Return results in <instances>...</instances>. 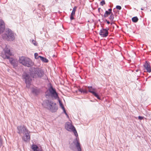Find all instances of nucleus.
I'll list each match as a JSON object with an SVG mask.
<instances>
[{
    "label": "nucleus",
    "mask_w": 151,
    "mask_h": 151,
    "mask_svg": "<svg viewBox=\"0 0 151 151\" xmlns=\"http://www.w3.org/2000/svg\"><path fill=\"white\" fill-rule=\"evenodd\" d=\"M42 105L44 107L47 109L52 113L56 112L58 109V106L56 104L50 100H45Z\"/></svg>",
    "instance_id": "nucleus-1"
},
{
    "label": "nucleus",
    "mask_w": 151,
    "mask_h": 151,
    "mask_svg": "<svg viewBox=\"0 0 151 151\" xmlns=\"http://www.w3.org/2000/svg\"><path fill=\"white\" fill-rule=\"evenodd\" d=\"M16 34L10 29H6L4 33L1 36L2 38L7 41H14L15 39Z\"/></svg>",
    "instance_id": "nucleus-2"
},
{
    "label": "nucleus",
    "mask_w": 151,
    "mask_h": 151,
    "mask_svg": "<svg viewBox=\"0 0 151 151\" xmlns=\"http://www.w3.org/2000/svg\"><path fill=\"white\" fill-rule=\"evenodd\" d=\"M88 90L84 88H78L76 85V88H77L79 92L83 94H87L88 92L91 93L94 96L99 100H101V96L96 91V89L93 88L92 86H88Z\"/></svg>",
    "instance_id": "nucleus-3"
},
{
    "label": "nucleus",
    "mask_w": 151,
    "mask_h": 151,
    "mask_svg": "<svg viewBox=\"0 0 151 151\" xmlns=\"http://www.w3.org/2000/svg\"><path fill=\"white\" fill-rule=\"evenodd\" d=\"M29 71L30 74L32 76L33 78L36 76L42 78L44 75V71L39 68H29Z\"/></svg>",
    "instance_id": "nucleus-4"
},
{
    "label": "nucleus",
    "mask_w": 151,
    "mask_h": 151,
    "mask_svg": "<svg viewBox=\"0 0 151 151\" xmlns=\"http://www.w3.org/2000/svg\"><path fill=\"white\" fill-rule=\"evenodd\" d=\"M45 96L47 98L51 96L52 98H54V99H56L58 98V96L55 88H54L51 85L49 87L45 93Z\"/></svg>",
    "instance_id": "nucleus-5"
},
{
    "label": "nucleus",
    "mask_w": 151,
    "mask_h": 151,
    "mask_svg": "<svg viewBox=\"0 0 151 151\" xmlns=\"http://www.w3.org/2000/svg\"><path fill=\"white\" fill-rule=\"evenodd\" d=\"M32 76L30 74V72H24L22 75V79L24 80L26 87L29 88L31 85Z\"/></svg>",
    "instance_id": "nucleus-6"
},
{
    "label": "nucleus",
    "mask_w": 151,
    "mask_h": 151,
    "mask_svg": "<svg viewBox=\"0 0 151 151\" xmlns=\"http://www.w3.org/2000/svg\"><path fill=\"white\" fill-rule=\"evenodd\" d=\"M19 62L23 65L28 67H31L34 65V63L29 58H26L23 57L19 58Z\"/></svg>",
    "instance_id": "nucleus-7"
},
{
    "label": "nucleus",
    "mask_w": 151,
    "mask_h": 151,
    "mask_svg": "<svg viewBox=\"0 0 151 151\" xmlns=\"http://www.w3.org/2000/svg\"><path fill=\"white\" fill-rule=\"evenodd\" d=\"M65 128L69 131L73 132L74 135L76 136V128L71 123L67 122L65 124Z\"/></svg>",
    "instance_id": "nucleus-8"
},
{
    "label": "nucleus",
    "mask_w": 151,
    "mask_h": 151,
    "mask_svg": "<svg viewBox=\"0 0 151 151\" xmlns=\"http://www.w3.org/2000/svg\"><path fill=\"white\" fill-rule=\"evenodd\" d=\"M109 30V29L108 27L106 28H103L100 30L99 34L101 37H106L108 35Z\"/></svg>",
    "instance_id": "nucleus-9"
},
{
    "label": "nucleus",
    "mask_w": 151,
    "mask_h": 151,
    "mask_svg": "<svg viewBox=\"0 0 151 151\" xmlns=\"http://www.w3.org/2000/svg\"><path fill=\"white\" fill-rule=\"evenodd\" d=\"M17 129L18 130L17 133L20 134L24 133L28 130L26 127L24 125L18 126L17 127Z\"/></svg>",
    "instance_id": "nucleus-10"
},
{
    "label": "nucleus",
    "mask_w": 151,
    "mask_h": 151,
    "mask_svg": "<svg viewBox=\"0 0 151 151\" xmlns=\"http://www.w3.org/2000/svg\"><path fill=\"white\" fill-rule=\"evenodd\" d=\"M29 131L27 130L24 134V137H22V139L25 142H27L30 140V136L29 134Z\"/></svg>",
    "instance_id": "nucleus-11"
},
{
    "label": "nucleus",
    "mask_w": 151,
    "mask_h": 151,
    "mask_svg": "<svg viewBox=\"0 0 151 151\" xmlns=\"http://www.w3.org/2000/svg\"><path fill=\"white\" fill-rule=\"evenodd\" d=\"M78 136V134L76 131V149L78 151H82L81 145Z\"/></svg>",
    "instance_id": "nucleus-12"
},
{
    "label": "nucleus",
    "mask_w": 151,
    "mask_h": 151,
    "mask_svg": "<svg viewBox=\"0 0 151 151\" xmlns=\"http://www.w3.org/2000/svg\"><path fill=\"white\" fill-rule=\"evenodd\" d=\"M9 62L11 65L13 66L14 68H15L18 66V61L13 58H11L10 60H9Z\"/></svg>",
    "instance_id": "nucleus-13"
},
{
    "label": "nucleus",
    "mask_w": 151,
    "mask_h": 151,
    "mask_svg": "<svg viewBox=\"0 0 151 151\" xmlns=\"http://www.w3.org/2000/svg\"><path fill=\"white\" fill-rule=\"evenodd\" d=\"M144 67L146 70L149 73L151 72V68L150 63L147 61H146L144 65Z\"/></svg>",
    "instance_id": "nucleus-14"
},
{
    "label": "nucleus",
    "mask_w": 151,
    "mask_h": 151,
    "mask_svg": "<svg viewBox=\"0 0 151 151\" xmlns=\"http://www.w3.org/2000/svg\"><path fill=\"white\" fill-rule=\"evenodd\" d=\"M5 29V24L4 21L0 19V34L4 32Z\"/></svg>",
    "instance_id": "nucleus-15"
},
{
    "label": "nucleus",
    "mask_w": 151,
    "mask_h": 151,
    "mask_svg": "<svg viewBox=\"0 0 151 151\" xmlns=\"http://www.w3.org/2000/svg\"><path fill=\"white\" fill-rule=\"evenodd\" d=\"M69 144L70 148L73 151H76V139H74L72 142L70 141Z\"/></svg>",
    "instance_id": "nucleus-16"
},
{
    "label": "nucleus",
    "mask_w": 151,
    "mask_h": 151,
    "mask_svg": "<svg viewBox=\"0 0 151 151\" xmlns=\"http://www.w3.org/2000/svg\"><path fill=\"white\" fill-rule=\"evenodd\" d=\"M5 55H12V54L10 51V50L8 46L6 45L4 50Z\"/></svg>",
    "instance_id": "nucleus-17"
},
{
    "label": "nucleus",
    "mask_w": 151,
    "mask_h": 151,
    "mask_svg": "<svg viewBox=\"0 0 151 151\" xmlns=\"http://www.w3.org/2000/svg\"><path fill=\"white\" fill-rule=\"evenodd\" d=\"M112 9L111 8L109 9L108 10L105 11V13L104 15L102 14H101L103 17L104 16L105 18L106 17L109 16L112 13Z\"/></svg>",
    "instance_id": "nucleus-18"
},
{
    "label": "nucleus",
    "mask_w": 151,
    "mask_h": 151,
    "mask_svg": "<svg viewBox=\"0 0 151 151\" xmlns=\"http://www.w3.org/2000/svg\"><path fill=\"white\" fill-rule=\"evenodd\" d=\"M76 12V6H75L73 8V10L70 14V19L71 20L74 19H75L74 17V16Z\"/></svg>",
    "instance_id": "nucleus-19"
},
{
    "label": "nucleus",
    "mask_w": 151,
    "mask_h": 151,
    "mask_svg": "<svg viewBox=\"0 0 151 151\" xmlns=\"http://www.w3.org/2000/svg\"><path fill=\"white\" fill-rule=\"evenodd\" d=\"M31 148L34 151H38L41 149L37 145L34 144L32 145Z\"/></svg>",
    "instance_id": "nucleus-20"
},
{
    "label": "nucleus",
    "mask_w": 151,
    "mask_h": 151,
    "mask_svg": "<svg viewBox=\"0 0 151 151\" xmlns=\"http://www.w3.org/2000/svg\"><path fill=\"white\" fill-rule=\"evenodd\" d=\"M39 57L40 60H41L43 62L45 63H47L49 61L46 58L41 56H39Z\"/></svg>",
    "instance_id": "nucleus-21"
},
{
    "label": "nucleus",
    "mask_w": 151,
    "mask_h": 151,
    "mask_svg": "<svg viewBox=\"0 0 151 151\" xmlns=\"http://www.w3.org/2000/svg\"><path fill=\"white\" fill-rule=\"evenodd\" d=\"M32 92L33 93L37 94L39 93V91L38 90L34 88H33L32 90Z\"/></svg>",
    "instance_id": "nucleus-22"
},
{
    "label": "nucleus",
    "mask_w": 151,
    "mask_h": 151,
    "mask_svg": "<svg viewBox=\"0 0 151 151\" xmlns=\"http://www.w3.org/2000/svg\"><path fill=\"white\" fill-rule=\"evenodd\" d=\"M110 16L109 17V19L110 20L111 22H112L114 19V15L112 12L109 15Z\"/></svg>",
    "instance_id": "nucleus-23"
},
{
    "label": "nucleus",
    "mask_w": 151,
    "mask_h": 151,
    "mask_svg": "<svg viewBox=\"0 0 151 151\" xmlns=\"http://www.w3.org/2000/svg\"><path fill=\"white\" fill-rule=\"evenodd\" d=\"M132 22L134 23L137 22L139 20V19L138 17L136 16L132 17Z\"/></svg>",
    "instance_id": "nucleus-24"
},
{
    "label": "nucleus",
    "mask_w": 151,
    "mask_h": 151,
    "mask_svg": "<svg viewBox=\"0 0 151 151\" xmlns=\"http://www.w3.org/2000/svg\"><path fill=\"white\" fill-rule=\"evenodd\" d=\"M58 98V101L59 102L60 106L61 107L62 109H63L65 108L63 104L62 101L59 98Z\"/></svg>",
    "instance_id": "nucleus-25"
},
{
    "label": "nucleus",
    "mask_w": 151,
    "mask_h": 151,
    "mask_svg": "<svg viewBox=\"0 0 151 151\" xmlns=\"http://www.w3.org/2000/svg\"><path fill=\"white\" fill-rule=\"evenodd\" d=\"M10 55H5V57L4 58V59H9V60H10L11 58H10L9 56Z\"/></svg>",
    "instance_id": "nucleus-26"
},
{
    "label": "nucleus",
    "mask_w": 151,
    "mask_h": 151,
    "mask_svg": "<svg viewBox=\"0 0 151 151\" xmlns=\"http://www.w3.org/2000/svg\"><path fill=\"white\" fill-rule=\"evenodd\" d=\"M35 58L36 59H38L39 58V56H38V54L37 53H35L34 54Z\"/></svg>",
    "instance_id": "nucleus-27"
},
{
    "label": "nucleus",
    "mask_w": 151,
    "mask_h": 151,
    "mask_svg": "<svg viewBox=\"0 0 151 151\" xmlns=\"http://www.w3.org/2000/svg\"><path fill=\"white\" fill-rule=\"evenodd\" d=\"M32 42L33 44L35 46H37L38 43L36 41L34 40H32Z\"/></svg>",
    "instance_id": "nucleus-28"
},
{
    "label": "nucleus",
    "mask_w": 151,
    "mask_h": 151,
    "mask_svg": "<svg viewBox=\"0 0 151 151\" xmlns=\"http://www.w3.org/2000/svg\"><path fill=\"white\" fill-rule=\"evenodd\" d=\"M105 4V1L104 0H102L100 2V5H101V6H103Z\"/></svg>",
    "instance_id": "nucleus-29"
},
{
    "label": "nucleus",
    "mask_w": 151,
    "mask_h": 151,
    "mask_svg": "<svg viewBox=\"0 0 151 151\" xmlns=\"http://www.w3.org/2000/svg\"><path fill=\"white\" fill-rule=\"evenodd\" d=\"M116 8L119 10H120L122 9V7L119 5H117L116 7Z\"/></svg>",
    "instance_id": "nucleus-30"
},
{
    "label": "nucleus",
    "mask_w": 151,
    "mask_h": 151,
    "mask_svg": "<svg viewBox=\"0 0 151 151\" xmlns=\"http://www.w3.org/2000/svg\"><path fill=\"white\" fill-rule=\"evenodd\" d=\"M144 118V116H138V119H139L140 120H142V119H143Z\"/></svg>",
    "instance_id": "nucleus-31"
},
{
    "label": "nucleus",
    "mask_w": 151,
    "mask_h": 151,
    "mask_svg": "<svg viewBox=\"0 0 151 151\" xmlns=\"http://www.w3.org/2000/svg\"><path fill=\"white\" fill-rule=\"evenodd\" d=\"M2 140L1 138V137L0 136V147H1V146L2 145Z\"/></svg>",
    "instance_id": "nucleus-32"
},
{
    "label": "nucleus",
    "mask_w": 151,
    "mask_h": 151,
    "mask_svg": "<svg viewBox=\"0 0 151 151\" xmlns=\"http://www.w3.org/2000/svg\"><path fill=\"white\" fill-rule=\"evenodd\" d=\"M63 111V112L65 114H67V112H66V111L65 109V108H63V109H62Z\"/></svg>",
    "instance_id": "nucleus-33"
},
{
    "label": "nucleus",
    "mask_w": 151,
    "mask_h": 151,
    "mask_svg": "<svg viewBox=\"0 0 151 151\" xmlns=\"http://www.w3.org/2000/svg\"><path fill=\"white\" fill-rule=\"evenodd\" d=\"M106 22L107 24H110V22L106 19H105V21H104V22Z\"/></svg>",
    "instance_id": "nucleus-34"
},
{
    "label": "nucleus",
    "mask_w": 151,
    "mask_h": 151,
    "mask_svg": "<svg viewBox=\"0 0 151 151\" xmlns=\"http://www.w3.org/2000/svg\"><path fill=\"white\" fill-rule=\"evenodd\" d=\"M42 9L43 10H44V9H45V6H44L43 5H42Z\"/></svg>",
    "instance_id": "nucleus-35"
},
{
    "label": "nucleus",
    "mask_w": 151,
    "mask_h": 151,
    "mask_svg": "<svg viewBox=\"0 0 151 151\" xmlns=\"http://www.w3.org/2000/svg\"><path fill=\"white\" fill-rule=\"evenodd\" d=\"M101 9V8H99L98 9V12L100 14V12Z\"/></svg>",
    "instance_id": "nucleus-36"
},
{
    "label": "nucleus",
    "mask_w": 151,
    "mask_h": 151,
    "mask_svg": "<svg viewBox=\"0 0 151 151\" xmlns=\"http://www.w3.org/2000/svg\"><path fill=\"white\" fill-rule=\"evenodd\" d=\"M79 4H78V5H80L81 4V0H79Z\"/></svg>",
    "instance_id": "nucleus-37"
},
{
    "label": "nucleus",
    "mask_w": 151,
    "mask_h": 151,
    "mask_svg": "<svg viewBox=\"0 0 151 151\" xmlns=\"http://www.w3.org/2000/svg\"><path fill=\"white\" fill-rule=\"evenodd\" d=\"M65 115L68 118H69V116L68 115V114L67 113V114H65Z\"/></svg>",
    "instance_id": "nucleus-38"
},
{
    "label": "nucleus",
    "mask_w": 151,
    "mask_h": 151,
    "mask_svg": "<svg viewBox=\"0 0 151 151\" xmlns=\"http://www.w3.org/2000/svg\"><path fill=\"white\" fill-rule=\"evenodd\" d=\"M77 76L78 77H77V78H78L79 77H80V76L79 74H78V75Z\"/></svg>",
    "instance_id": "nucleus-39"
},
{
    "label": "nucleus",
    "mask_w": 151,
    "mask_h": 151,
    "mask_svg": "<svg viewBox=\"0 0 151 151\" xmlns=\"http://www.w3.org/2000/svg\"><path fill=\"white\" fill-rule=\"evenodd\" d=\"M38 151H42V149H41L40 150H38Z\"/></svg>",
    "instance_id": "nucleus-40"
},
{
    "label": "nucleus",
    "mask_w": 151,
    "mask_h": 151,
    "mask_svg": "<svg viewBox=\"0 0 151 151\" xmlns=\"http://www.w3.org/2000/svg\"><path fill=\"white\" fill-rule=\"evenodd\" d=\"M141 9L142 10H143V9L142 8H141Z\"/></svg>",
    "instance_id": "nucleus-41"
},
{
    "label": "nucleus",
    "mask_w": 151,
    "mask_h": 151,
    "mask_svg": "<svg viewBox=\"0 0 151 151\" xmlns=\"http://www.w3.org/2000/svg\"><path fill=\"white\" fill-rule=\"evenodd\" d=\"M115 9V8H114V9H113V12H114V9Z\"/></svg>",
    "instance_id": "nucleus-42"
},
{
    "label": "nucleus",
    "mask_w": 151,
    "mask_h": 151,
    "mask_svg": "<svg viewBox=\"0 0 151 151\" xmlns=\"http://www.w3.org/2000/svg\"><path fill=\"white\" fill-rule=\"evenodd\" d=\"M101 12H103V9H101Z\"/></svg>",
    "instance_id": "nucleus-43"
},
{
    "label": "nucleus",
    "mask_w": 151,
    "mask_h": 151,
    "mask_svg": "<svg viewBox=\"0 0 151 151\" xmlns=\"http://www.w3.org/2000/svg\"><path fill=\"white\" fill-rule=\"evenodd\" d=\"M113 23H112V22H111V25H112V24H113Z\"/></svg>",
    "instance_id": "nucleus-44"
},
{
    "label": "nucleus",
    "mask_w": 151,
    "mask_h": 151,
    "mask_svg": "<svg viewBox=\"0 0 151 151\" xmlns=\"http://www.w3.org/2000/svg\"><path fill=\"white\" fill-rule=\"evenodd\" d=\"M138 71V70H136V71L137 72Z\"/></svg>",
    "instance_id": "nucleus-45"
},
{
    "label": "nucleus",
    "mask_w": 151,
    "mask_h": 151,
    "mask_svg": "<svg viewBox=\"0 0 151 151\" xmlns=\"http://www.w3.org/2000/svg\"><path fill=\"white\" fill-rule=\"evenodd\" d=\"M40 5V4H38V6H39V5Z\"/></svg>",
    "instance_id": "nucleus-46"
},
{
    "label": "nucleus",
    "mask_w": 151,
    "mask_h": 151,
    "mask_svg": "<svg viewBox=\"0 0 151 151\" xmlns=\"http://www.w3.org/2000/svg\"><path fill=\"white\" fill-rule=\"evenodd\" d=\"M74 67H76V66H75V65L74 64Z\"/></svg>",
    "instance_id": "nucleus-47"
},
{
    "label": "nucleus",
    "mask_w": 151,
    "mask_h": 151,
    "mask_svg": "<svg viewBox=\"0 0 151 151\" xmlns=\"http://www.w3.org/2000/svg\"><path fill=\"white\" fill-rule=\"evenodd\" d=\"M76 93L77 92V91H76Z\"/></svg>",
    "instance_id": "nucleus-48"
},
{
    "label": "nucleus",
    "mask_w": 151,
    "mask_h": 151,
    "mask_svg": "<svg viewBox=\"0 0 151 151\" xmlns=\"http://www.w3.org/2000/svg\"><path fill=\"white\" fill-rule=\"evenodd\" d=\"M55 55H53V56H54V57H55Z\"/></svg>",
    "instance_id": "nucleus-49"
},
{
    "label": "nucleus",
    "mask_w": 151,
    "mask_h": 151,
    "mask_svg": "<svg viewBox=\"0 0 151 151\" xmlns=\"http://www.w3.org/2000/svg\"><path fill=\"white\" fill-rule=\"evenodd\" d=\"M76 85V84H75L74 87H75V86Z\"/></svg>",
    "instance_id": "nucleus-50"
},
{
    "label": "nucleus",
    "mask_w": 151,
    "mask_h": 151,
    "mask_svg": "<svg viewBox=\"0 0 151 151\" xmlns=\"http://www.w3.org/2000/svg\"><path fill=\"white\" fill-rule=\"evenodd\" d=\"M71 24H72L73 25V24L72 23H71Z\"/></svg>",
    "instance_id": "nucleus-51"
},
{
    "label": "nucleus",
    "mask_w": 151,
    "mask_h": 151,
    "mask_svg": "<svg viewBox=\"0 0 151 151\" xmlns=\"http://www.w3.org/2000/svg\"><path fill=\"white\" fill-rule=\"evenodd\" d=\"M71 24H72L73 25V24L72 23H71Z\"/></svg>",
    "instance_id": "nucleus-52"
},
{
    "label": "nucleus",
    "mask_w": 151,
    "mask_h": 151,
    "mask_svg": "<svg viewBox=\"0 0 151 151\" xmlns=\"http://www.w3.org/2000/svg\"><path fill=\"white\" fill-rule=\"evenodd\" d=\"M71 24H72L73 25V24L72 23H71Z\"/></svg>",
    "instance_id": "nucleus-53"
}]
</instances>
